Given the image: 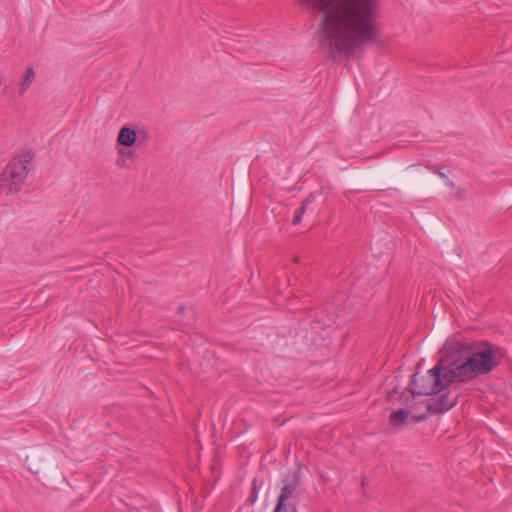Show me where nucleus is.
<instances>
[{"mask_svg": "<svg viewBox=\"0 0 512 512\" xmlns=\"http://www.w3.org/2000/svg\"><path fill=\"white\" fill-rule=\"evenodd\" d=\"M399 376L395 375L394 379L398 381ZM399 393V384L397 383L390 391L386 393V401H390L395 394Z\"/></svg>", "mask_w": 512, "mask_h": 512, "instance_id": "f8f14e48", "label": "nucleus"}, {"mask_svg": "<svg viewBox=\"0 0 512 512\" xmlns=\"http://www.w3.org/2000/svg\"><path fill=\"white\" fill-rule=\"evenodd\" d=\"M439 397L434 402H429L426 406V412L419 416H412L415 422H422L429 415L444 414L454 408L458 403V395L452 397L449 391L439 393Z\"/></svg>", "mask_w": 512, "mask_h": 512, "instance_id": "39448f33", "label": "nucleus"}, {"mask_svg": "<svg viewBox=\"0 0 512 512\" xmlns=\"http://www.w3.org/2000/svg\"><path fill=\"white\" fill-rule=\"evenodd\" d=\"M34 155L30 151L16 154L0 174V193L10 196L20 192L32 167Z\"/></svg>", "mask_w": 512, "mask_h": 512, "instance_id": "7ed1b4c3", "label": "nucleus"}, {"mask_svg": "<svg viewBox=\"0 0 512 512\" xmlns=\"http://www.w3.org/2000/svg\"><path fill=\"white\" fill-rule=\"evenodd\" d=\"M288 512H297L295 507H291V510H289Z\"/></svg>", "mask_w": 512, "mask_h": 512, "instance_id": "4468645a", "label": "nucleus"}, {"mask_svg": "<svg viewBox=\"0 0 512 512\" xmlns=\"http://www.w3.org/2000/svg\"><path fill=\"white\" fill-rule=\"evenodd\" d=\"M445 358H439L437 364L429 369L425 375L416 372L410 376L406 391H401L399 400L402 404H409L415 396H435L441 393L440 372L445 370Z\"/></svg>", "mask_w": 512, "mask_h": 512, "instance_id": "f03ea898", "label": "nucleus"}, {"mask_svg": "<svg viewBox=\"0 0 512 512\" xmlns=\"http://www.w3.org/2000/svg\"><path fill=\"white\" fill-rule=\"evenodd\" d=\"M412 416L413 415L409 411L400 408L390 414L389 423L391 427H399L405 424L408 420L415 422L412 419Z\"/></svg>", "mask_w": 512, "mask_h": 512, "instance_id": "6e6552de", "label": "nucleus"}, {"mask_svg": "<svg viewBox=\"0 0 512 512\" xmlns=\"http://www.w3.org/2000/svg\"><path fill=\"white\" fill-rule=\"evenodd\" d=\"M137 140V133L133 128L123 126L117 136V143L124 147H131Z\"/></svg>", "mask_w": 512, "mask_h": 512, "instance_id": "0eeeda50", "label": "nucleus"}, {"mask_svg": "<svg viewBox=\"0 0 512 512\" xmlns=\"http://www.w3.org/2000/svg\"><path fill=\"white\" fill-rule=\"evenodd\" d=\"M448 356H458L469 380L492 372L503 357V350L485 340L473 343L467 341H446L441 349Z\"/></svg>", "mask_w": 512, "mask_h": 512, "instance_id": "f257e3e1", "label": "nucleus"}, {"mask_svg": "<svg viewBox=\"0 0 512 512\" xmlns=\"http://www.w3.org/2000/svg\"><path fill=\"white\" fill-rule=\"evenodd\" d=\"M2 85V78L0 77V86Z\"/></svg>", "mask_w": 512, "mask_h": 512, "instance_id": "2eb2a0df", "label": "nucleus"}, {"mask_svg": "<svg viewBox=\"0 0 512 512\" xmlns=\"http://www.w3.org/2000/svg\"><path fill=\"white\" fill-rule=\"evenodd\" d=\"M443 353V356L440 358H445L446 361L445 370L440 372L441 392L445 391L454 382H470L469 377L465 372L458 356H448L446 355V352Z\"/></svg>", "mask_w": 512, "mask_h": 512, "instance_id": "20e7f679", "label": "nucleus"}, {"mask_svg": "<svg viewBox=\"0 0 512 512\" xmlns=\"http://www.w3.org/2000/svg\"><path fill=\"white\" fill-rule=\"evenodd\" d=\"M299 471L295 472L294 475L283 481V486L281 488V493L278 498L277 505L275 507L274 512H288L291 510V507H294L290 503L287 502L296 491L299 485Z\"/></svg>", "mask_w": 512, "mask_h": 512, "instance_id": "423d86ee", "label": "nucleus"}, {"mask_svg": "<svg viewBox=\"0 0 512 512\" xmlns=\"http://www.w3.org/2000/svg\"><path fill=\"white\" fill-rule=\"evenodd\" d=\"M430 171L437 174L440 178H442L445 182V184L451 188L455 187V183L449 179V177L446 175L444 171V167H435L431 166L429 167Z\"/></svg>", "mask_w": 512, "mask_h": 512, "instance_id": "9b49d317", "label": "nucleus"}, {"mask_svg": "<svg viewBox=\"0 0 512 512\" xmlns=\"http://www.w3.org/2000/svg\"><path fill=\"white\" fill-rule=\"evenodd\" d=\"M314 200V197L310 196L308 197L307 199H305L303 202H302V205L300 208H298L295 212V216L293 218V221L292 223L294 225H297L299 224L301 221H302V217H303V214H304V211H305V208L306 206L311 203L312 201Z\"/></svg>", "mask_w": 512, "mask_h": 512, "instance_id": "9d476101", "label": "nucleus"}, {"mask_svg": "<svg viewBox=\"0 0 512 512\" xmlns=\"http://www.w3.org/2000/svg\"><path fill=\"white\" fill-rule=\"evenodd\" d=\"M35 71L32 67L27 68L24 75L19 81V92L20 94H24L31 86V84L35 80Z\"/></svg>", "mask_w": 512, "mask_h": 512, "instance_id": "1a4fd4ad", "label": "nucleus"}, {"mask_svg": "<svg viewBox=\"0 0 512 512\" xmlns=\"http://www.w3.org/2000/svg\"><path fill=\"white\" fill-rule=\"evenodd\" d=\"M402 370V366H398L396 369H395V373H400Z\"/></svg>", "mask_w": 512, "mask_h": 512, "instance_id": "ddd939ff", "label": "nucleus"}]
</instances>
